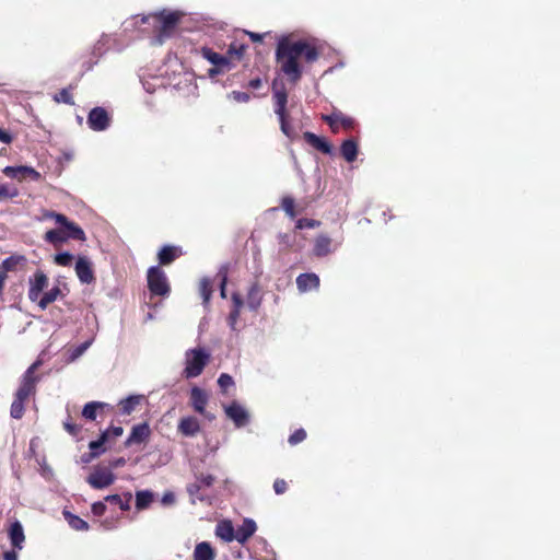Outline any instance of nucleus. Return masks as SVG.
Segmentation results:
<instances>
[{"label":"nucleus","instance_id":"obj_1","mask_svg":"<svg viewBox=\"0 0 560 560\" xmlns=\"http://www.w3.org/2000/svg\"><path fill=\"white\" fill-rule=\"evenodd\" d=\"M318 48L305 39L293 40L287 36L281 37L276 48V61L280 71L295 85L303 75L301 61L312 65L318 60Z\"/></svg>","mask_w":560,"mask_h":560},{"label":"nucleus","instance_id":"obj_2","mask_svg":"<svg viewBox=\"0 0 560 560\" xmlns=\"http://www.w3.org/2000/svg\"><path fill=\"white\" fill-rule=\"evenodd\" d=\"M272 101L275 114L279 118L281 131L289 139L293 140L295 138V131L290 124V114L287 109L288 92L284 85L281 84V86H279L276 80L272 82Z\"/></svg>","mask_w":560,"mask_h":560},{"label":"nucleus","instance_id":"obj_3","mask_svg":"<svg viewBox=\"0 0 560 560\" xmlns=\"http://www.w3.org/2000/svg\"><path fill=\"white\" fill-rule=\"evenodd\" d=\"M217 478L211 474L200 472L195 476V481L190 482L186 487V491L190 497V502L196 504L197 501L206 502L209 501V497L206 490L211 488Z\"/></svg>","mask_w":560,"mask_h":560},{"label":"nucleus","instance_id":"obj_4","mask_svg":"<svg viewBox=\"0 0 560 560\" xmlns=\"http://www.w3.org/2000/svg\"><path fill=\"white\" fill-rule=\"evenodd\" d=\"M148 289L152 295L168 296L171 293V285L166 273L160 266H153L147 272Z\"/></svg>","mask_w":560,"mask_h":560},{"label":"nucleus","instance_id":"obj_5","mask_svg":"<svg viewBox=\"0 0 560 560\" xmlns=\"http://www.w3.org/2000/svg\"><path fill=\"white\" fill-rule=\"evenodd\" d=\"M210 354L197 348L187 351L184 374L187 378L199 376L209 361Z\"/></svg>","mask_w":560,"mask_h":560},{"label":"nucleus","instance_id":"obj_6","mask_svg":"<svg viewBox=\"0 0 560 560\" xmlns=\"http://www.w3.org/2000/svg\"><path fill=\"white\" fill-rule=\"evenodd\" d=\"M43 219H54L57 224L60 225L61 229L66 230L67 236L70 240L84 242L86 240L85 233L81 226H79L73 221H70L65 214L46 210L43 213Z\"/></svg>","mask_w":560,"mask_h":560},{"label":"nucleus","instance_id":"obj_7","mask_svg":"<svg viewBox=\"0 0 560 560\" xmlns=\"http://www.w3.org/2000/svg\"><path fill=\"white\" fill-rule=\"evenodd\" d=\"M40 365V361L34 362L22 375L20 386L15 393V396L28 400V398L36 393V384L39 377L36 375V371Z\"/></svg>","mask_w":560,"mask_h":560},{"label":"nucleus","instance_id":"obj_8","mask_svg":"<svg viewBox=\"0 0 560 560\" xmlns=\"http://www.w3.org/2000/svg\"><path fill=\"white\" fill-rule=\"evenodd\" d=\"M322 120L329 126L332 133H338L340 129L347 131L353 130L357 126L352 117L345 115L339 109H334L330 114L322 115Z\"/></svg>","mask_w":560,"mask_h":560},{"label":"nucleus","instance_id":"obj_9","mask_svg":"<svg viewBox=\"0 0 560 560\" xmlns=\"http://www.w3.org/2000/svg\"><path fill=\"white\" fill-rule=\"evenodd\" d=\"M116 480L115 474L106 466L96 465L92 472L88 476L86 482L93 489H105L112 486Z\"/></svg>","mask_w":560,"mask_h":560},{"label":"nucleus","instance_id":"obj_10","mask_svg":"<svg viewBox=\"0 0 560 560\" xmlns=\"http://www.w3.org/2000/svg\"><path fill=\"white\" fill-rule=\"evenodd\" d=\"M189 401H190V406L192 407V409L196 412L206 417L210 421L214 419L213 415H210L206 411V407L209 401V396L205 389H202L198 386H194L190 389Z\"/></svg>","mask_w":560,"mask_h":560},{"label":"nucleus","instance_id":"obj_11","mask_svg":"<svg viewBox=\"0 0 560 560\" xmlns=\"http://www.w3.org/2000/svg\"><path fill=\"white\" fill-rule=\"evenodd\" d=\"M110 117L104 107H94L88 115V125L94 131H103L109 127Z\"/></svg>","mask_w":560,"mask_h":560},{"label":"nucleus","instance_id":"obj_12","mask_svg":"<svg viewBox=\"0 0 560 560\" xmlns=\"http://www.w3.org/2000/svg\"><path fill=\"white\" fill-rule=\"evenodd\" d=\"M151 433L152 431L148 422L135 424L124 445L125 447H131L132 445L144 444L150 440Z\"/></svg>","mask_w":560,"mask_h":560},{"label":"nucleus","instance_id":"obj_13","mask_svg":"<svg viewBox=\"0 0 560 560\" xmlns=\"http://www.w3.org/2000/svg\"><path fill=\"white\" fill-rule=\"evenodd\" d=\"M224 412L226 417L233 421L236 428L245 427L249 422L248 411L236 400L224 406Z\"/></svg>","mask_w":560,"mask_h":560},{"label":"nucleus","instance_id":"obj_14","mask_svg":"<svg viewBox=\"0 0 560 560\" xmlns=\"http://www.w3.org/2000/svg\"><path fill=\"white\" fill-rule=\"evenodd\" d=\"M152 18L160 23V36H170L177 26L180 14L178 12L155 13Z\"/></svg>","mask_w":560,"mask_h":560},{"label":"nucleus","instance_id":"obj_15","mask_svg":"<svg viewBox=\"0 0 560 560\" xmlns=\"http://www.w3.org/2000/svg\"><path fill=\"white\" fill-rule=\"evenodd\" d=\"M4 175H7L10 178H14L18 180H23L26 178H30L34 182H38L42 178V175L39 172H37L35 168L31 166H7L3 170Z\"/></svg>","mask_w":560,"mask_h":560},{"label":"nucleus","instance_id":"obj_16","mask_svg":"<svg viewBox=\"0 0 560 560\" xmlns=\"http://www.w3.org/2000/svg\"><path fill=\"white\" fill-rule=\"evenodd\" d=\"M48 285V278L43 271H36L30 279L28 299L36 302L40 299L42 292Z\"/></svg>","mask_w":560,"mask_h":560},{"label":"nucleus","instance_id":"obj_17","mask_svg":"<svg viewBox=\"0 0 560 560\" xmlns=\"http://www.w3.org/2000/svg\"><path fill=\"white\" fill-rule=\"evenodd\" d=\"M303 138L315 150L328 155L332 153V144L326 138L311 131H305Z\"/></svg>","mask_w":560,"mask_h":560},{"label":"nucleus","instance_id":"obj_18","mask_svg":"<svg viewBox=\"0 0 560 560\" xmlns=\"http://www.w3.org/2000/svg\"><path fill=\"white\" fill-rule=\"evenodd\" d=\"M201 430L199 420L194 416H187L183 417L177 425V431L183 436H195L197 435Z\"/></svg>","mask_w":560,"mask_h":560},{"label":"nucleus","instance_id":"obj_19","mask_svg":"<svg viewBox=\"0 0 560 560\" xmlns=\"http://www.w3.org/2000/svg\"><path fill=\"white\" fill-rule=\"evenodd\" d=\"M182 255L183 249L180 246L165 245L159 250L158 260L160 265L167 266L179 258Z\"/></svg>","mask_w":560,"mask_h":560},{"label":"nucleus","instance_id":"obj_20","mask_svg":"<svg viewBox=\"0 0 560 560\" xmlns=\"http://www.w3.org/2000/svg\"><path fill=\"white\" fill-rule=\"evenodd\" d=\"M319 277L313 272L301 273L296 278V287L300 292L317 290L319 288Z\"/></svg>","mask_w":560,"mask_h":560},{"label":"nucleus","instance_id":"obj_21","mask_svg":"<svg viewBox=\"0 0 560 560\" xmlns=\"http://www.w3.org/2000/svg\"><path fill=\"white\" fill-rule=\"evenodd\" d=\"M256 523L250 518H245L241 526L235 529V540L245 544L256 532Z\"/></svg>","mask_w":560,"mask_h":560},{"label":"nucleus","instance_id":"obj_22","mask_svg":"<svg viewBox=\"0 0 560 560\" xmlns=\"http://www.w3.org/2000/svg\"><path fill=\"white\" fill-rule=\"evenodd\" d=\"M75 273L83 283H91L94 280L91 262L85 257L78 258L75 264Z\"/></svg>","mask_w":560,"mask_h":560},{"label":"nucleus","instance_id":"obj_23","mask_svg":"<svg viewBox=\"0 0 560 560\" xmlns=\"http://www.w3.org/2000/svg\"><path fill=\"white\" fill-rule=\"evenodd\" d=\"M313 252L317 257L327 256L332 252V240L324 234L318 235L315 238Z\"/></svg>","mask_w":560,"mask_h":560},{"label":"nucleus","instance_id":"obj_24","mask_svg":"<svg viewBox=\"0 0 560 560\" xmlns=\"http://www.w3.org/2000/svg\"><path fill=\"white\" fill-rule=\"evenodd\" d=\"M358 152V142L353 138L345 140L340 145V154L349 163L357 160Z\"/></svg>","mask_w":560,"mask_h":560},{"label":"nucleus","instance_id":"obj_25","mask_svg":"<svg viewBox=\"0 0 560 560\" xmlns=\"http://www.w3.org/2000/svg\"><path fill=\"white\" fill-rule=\"evenodd\" d=\"M215 535L226 542L235 540V528L229 520L221 521L217 524Z\"/></svg>","mask_w":560,"mask_h":560},{"label":"nucleus","instance_id":"obj_26","mask_svg":"<svg viewBox=\"0 0 560 560\" xmlns=\"http://www.w3.org/2000/svg\"><path fill=\"white\" fill-rule=\"evenodd\" d=\"M199 54L213 66H230L229 57L220 55L209 47H201Z\"/></svg>","mask_w":560,"mask_h":560},{"label":"nucleus","instance_id":"obj_27","mask_svg":"<svg viewBox=\"0 0 560 560\" xmlns=\"http://www.w3.org/2000/svg\"><path fill=\"white\" fill-rule=\"evenodd\" d=\"M9 538L14 548L22 549L25 536L23 527L19 521L12 523L9 529Z\"/></svg>","mask_w":560,"mask_h":560},{"label":"nucleus","instance_id":"obj_28","mask_svg":"<svg viewBox=\"0 0 560 560\" xmlns=\"http://www.w3.org/2000/svg\"><path fill=\"white\" fill-rule=\"evenodd\" d=\"M215 552L211 545L202 541L196 545L194 550V560H214Z\"/></svg>","mask_w":560,"mask_h":560},{"label":"nucleus","instance_id":"obj_29","mask_svg":"<svg viewBox=\"0 0 560 560\" xmlns=\"http://www.w3.org/2000/svg\"><path fill=\"white\" fill-rule=\"evenodd\" d=\"M262 301L261 288L258 282H255L250 285L247 293V305L250 310L256 311Z\"/></svg>","mask_w":560,"mask_h":560},{"label":"nucleus","instance_id":"obj_30","mask_svg":"<svg viewBox=\"0 0 560 560\" xmlns=\"http://www.w3.org/2000/svg\"><path fill=\"white\" fill-rule=\"evenodd\" d=\"M44 240L47 243L57 246L62 243H66L70 238H69V236H67L66 230L58 228V229L48 230L44 235Z\"/></svg>","mask_w":560,"mask_h":560},{"label":"nucleus","instance_id":"obj_31","mask_svg":"<svg viewBox=\"0 0 560 560\" xmlns=\"http://www.w3.org/2000/svg\"><path fill=\"white\" fill-rule=\"evenodd\" d=\"M63 516L67 520L69 526L74 530L85 532L90 528L88 522H85L78 515H74L68 511H65Z\"/></svg>","mask_w":560,"mask_h":560},{"label":"nucleus","instance_id":"obj_32","mask_svg":"<svg viewBox=\"0 0 560 560\" xmlns=\"http://www.w3.org/2000/svg\"><path fill=\"white\" fill-rule=\"evenodd\" d=\"M106 406L107 405L104 402L90 401L85 404V406L83 407L82 417L85 418L86 420L93 421L96 419L97 411Z\"/></svg>","mask_w":560,"mask_h":560},{"label":"nucleus","instance_id":"obj_33","mask_svg":"<svg viewBox=\"0 0 560 560\" xmlns=\"http://www.w3.org/2000/svg\"><path fill=\"white\" fill-rule=\"evenodd\" d=\"M140 396H129L119 401L120 413L125 416H129L136 407L140 404Z\"/></svg>","mask_w":560,"mask_h":560},{"label":"nucleus","instance_id":"obj_34","mask_svg":"<svg viewBox=\"0 0 560 560\" xmlns=\"http://www.w3.org/2000/svg\"><path fill=\"white\" fill-rule=\"evenodd\" d=\"M126 500L124 501L119 494H109L104 498L105 502H109L113 504H117L121 511H129L130 510V501H131V493L127 492L125 494Z\"/></svg>","mask_w":560,"mask_h":560},{"label":"nucleus","instance_id":"obj_35","mask_svg":"<svg viewBox=\"0 0 560 560\" xmlns=\"http://www.w3.org/2000/svg\"><path fill=\"white\" fill-rule=\"evenodd\" d=\"M61 293V290L59 287H54L52 289H50L49 291L45 292L40 299L38 300V306L42 308V310H45L49 304H51L52 302H55L57 300V298L60 295Z\"/></svg>","mask_w":560,"mask_h":560},{"label":"nucleus","instance_id":"obj_36","mask_svg":"<svg viewBox=\"0 0 560 560\" xmlns=\"http://www.w3.org/2000/svg\"><path fill=\"white\" fill-rule=\"evenodd\" d=\"M153 501V493L149 490L137 491L136 508L138 510L147 509Z\"/></svg>","mask_w":560,"mask_h":560},{"label":"nucleus","instance_id":"obj_37","mask_svg":"<svg viewBox=\"0 0 560 560\" xmlns=\"http://www.w3.org/2000/svg\"><path fill=\"white\" fill-rule=\"evenodd\" d=\"M27 400L26 399H22L18 396L14 395V399L11 404V408H10V415L12 418L14 419H22L23 416H24V411H25V402Z\"/></svg>","mask_w":560,"mask_h":560},{"label":"nucleus","instance_id":"obj_38","mask_svg":"<svg viewBox=\"0 0 560 560\" xmlns=\"http://www.w3.org/2000/svg\"><path fill=\"white\" fill-rule=\"evenodd\" d=\"M20 194L19 189L8 183L0 184V202H4L18 197Z\"/></svg>","mask_w":560,"mask_h":560},{"label":"nucleus","instance_id":"obj_39","mask_svg":"<svg viewBox=\"0 0 560 560\" xmlns=\"http://www.w3.org/2000/svg\"><path fill=\"white\" fill-rule=\"evenodd\" d=\"M247 49V45L241 44L238 42H232L229 45L228 48V56L229 59L235 58L237 60H241Z\"/></svg>","mask_w":560,"mask_h":560},{"label":"nucleus","instance_id":"obj_40","mask_svg":"<svg viewBox=\"0 0 560 560\" xmlns=\"http://www.w3.org/2000/svg\"><path fill=\"white\" fill-rule=\"evenodd\" d=\"M73 89V85H69L68 88L61 89L57 94L54 95V101L56 103L74 105L73 96L71 93Z\"/></svg>","mask_w":560,"mask_h":560},{"label":"nucleus","instance_id":"obj_41","mask_svg":"<svg viewBox=\"0 0 560 560\" xmlns=\"http://www.w3.org/2000/svg\"><path fill=\"white\" fill-rule=\"evenodd\" d=\"M212 283L209 279L203 278L199 283V293L202 298L203 305L207 306L212 295Z\"/></svg>","mask_w":560,"mask_h":560},{"label":"nucleus","instance_id":"obj_42","mask_svg":"<svg viewBox=\"0 0 560 560\" xmlns=\"http://www.w3.org/2000/svg\"><path fill=\"white\" fill-rule=\"evenodd\" d=\"M23 260V256H10L1 262L0 271H4V273L8 275L9 271L15 270L16 266Z\"/></svg>","mask_w":560,"mask_h":560},{"label":"nucleus","instance_id":"obj_43","mask_svg":"<svg viewBox=\"0 0 560 560\" xmlns=\"http://www.w3.org/2000/svg\"><path fill=\"white\" fill-rule=\"evenodd\" d=\"M281 208L285 212L288 217L294 219L298 215V211L295 210L294 199L290 196H285L281 200Z\"/></svg>","mask_w":560,"mask_h":560},{"label":"nucleus","instance_id":"obj_44","mask_svg":"<svg viewBox=\"0 0 560 560\" xmlns=\"http://www.w3.org/2000/svg\"><path fill=\"white\" fill-rule=\"evenodd\" d=\"M124 433V429L120 425H110L106 430H104L101 435L106 438V442L109 443L115 441L117 438L121 436Z\"/></svg>","mask_w":560,"mask_h":560},{"label":"nucleus","instance_id":"obj_45","mask_svg":"<svg viewBox=\"0 0 560 560\" xmlns=\"http://www.w3.org/2000/svg\"><path fill=\"white\" fill-rule=\"evenodd\" d=\"M106 443H107L106 438L100 435V438L97 440L91 441L89 443L90 452H94V453H96V456H100L102 453H104L106 451V448L104 447V445Z\"/></svg>","mask_w":560,"mask_h":560},{"label":"nucleus","instance_id":"obj_46","mask_svg":"<svg viewBox=\"0 0 560 560\" xmlns=\"http://www.w3.org/2000/svg\"><path fill=\"white\" fill-rule=\"evenodd\" d=\"M73 255L68 253V252H65V253H59L57 254L55 257H54V261L55 264H57L58 266H62V267H69L71 266L72 261H73Z\"/></svg>","mask_w":560,"mask_h":560},{"label":"nucleus","instance_id":"obj_47","mask_svg":"<svg viewBox=\"0 0 560 560\" xmlns=\"http://www.w3.org/2000/svg\"><path fill=\"white\" fill-rule=\"evenodd\" d=\"M306 439V431L304 429H298L295 430L290 436H289V443L291 445H296L301 442H303Z\"/></svg>","mask_w":560,"mask_h":560},{"label":"nucleus","instance_id":"obj_48","mask_svg":"<svg viewBox=\"0 0 560 560\" xmlns=\"http://www.w3.org/2000/svg\"><path fill=\"white\" fill-rule=\"evenodd\" d=\"M218 385L223 392H226L229 387L234 385V381L231 375L222 373L218 378Z\"/></svg>","mask_w":560,"mask_h":560},{"label":"nucleus","instance_id":"obj_49","mask_svg":"<svg viewBox=\"0 0 560 560\" xmlns=\"http://www.w3.org/2000/svg\"><path fill=\"white\" fill-rule=\"evenodd\" d=\"M317 225H319L318 221L303 218V219H299L296 221V225L295 226H296L298 230H303V229H306V228L307 229H312V228H315Z\"/></svg>","mask_w":560,"mask_h":560},{"label":"nucleus","instance_id":"obj_50","mask_svg":"<svg viewBox=\"0 0 560 560\" xmlns=\"http://www.w3.org/2000/svg\"><path fill=\"white\" fill-rule=\"evenodd\" d=\"M273 490L276 494H283L288 490V482L284 479L277 478L273 482Z\"/></svg>","mask_w":560,"mask_h":560},{"label":"nucleus","instance_id":"obj_51","mask_svg":"<svg viewBox=\"0 0 560 560\" xmlns=\"http://www.w3.org/2000/svg\"><path fill=\"white\" fill-rule=\"evenodd\" d=\"M91 511L95 516H103L106 512V505L102 501L94 502L91 506Z\"/></svg>","mask_w":560,"mask_h":560},{"label":"nucleus","instance_id":"obj_52","mask_svg":"<svg viewBox=\"0 0 560 560\" xmlns=\"http://www.w3.org/2000/svg\"><path fill=\"white\" fill-rule=\"evenodd\" d=\"M63 427H65L66 431L68 433H70L71 435H78L81 432V429H82L81 425H78V424L72 423L70 421H66L63 423Z\"/></svg>","mask_w":560,"mask_h":560},{"label":"nucleus","instance_id":"obj_53","mask_svg":"<svg viewBox=\"0 0 560 560\" xmlns=\"http://www.w3.org/2000/svg\"><path fill=\"white\" fill-rule=\"evenodd\" d=\"M240 314H241V311L240 310H233L230 312V315L228 317V323H229V326L232 328V329H235V325L238 320V317H240Z\"/></svg>","mask_w":560,"mask_h":560},{"label":"nucleus","instance_id":"obj_54","mask_svg":"<svg viewBox=\"0 0 560 560\" xmlns=\"http://www.w3.org/2000/svg\"><path fill=\"white\" fill-rule=\"evenodd\" d=\"M232 96L236 102L246 103L250 100V95L246 92L233 91Z\"/></svg>","mask_w":560,"mask_h":560},{"label":"nucleus","instance_id":"obj_55","mask_svg":"<svg viewBox=\"0 0 560 560\" xmlns=\"http://www.w3.org/2000/svg\"><path fill=\"white\" fill-rule=\"evenodd\" d=\"M89 346H90V342H83V343H81L80 346H78V347L73 350V352H72V354H71V359H72V360H75L77 358H79L80 355H82V354H83V352L89 348Z\"/></svg>","mask_w":560,"mask_h":560},{"label":"nucleus","instance_id":"obj_56","mask_svg":"<svg viewBox=\"0 0 560 560\" xmlns=\"http://www.w3.org/2000/svg\"><path fill=\"white\" fill-rule=\"evenodd\" d=\"M225 69L229 70L230 66H213V68L208 70V74L210 78H214L215 75L222 73Z\"/></svg>","mask_w":560,"mask_h":560},{"label":"nucleus","instance_id":"obj_57","mask_svg":"<svg viewBox=\"0 0 560 560\" xmlns=\"http://www.w3.org/2000/svg\"><path fill=\"white\" fill-rule=\"evenodd\" d=\"M232 303H233V310H240L242 308L244 301L242 296L238 293L232 294Z\"/></svg>","mask_w":560,"mask_h":560},{"label":"nucleus","instance_id":"obj_58","mask_svg":"<svg viewBox=\"0 0 560 560\" xmlns=\"http://www.w3.org/2000/svg\"><path fill=\"white\" fill-rule=\"evenodd\" d=\"M219 273L222 276L221 284H220L221 296H222V298H225V296H226V293H225V285H226V281H228V278H226V268H224V270H220V272H219Z\"/></svg>","mask_w":560,"mask_h":560},{"label":"nucleus","instance_id":"obj_59","mask_svg":"<svg viewBox=\"0 0 560 560\" xmlns=\"http://www.w3.org/2000/svg\"><path fill=\"white\" fill-rule=\"evenodd\" d=\"M125 464H126V459L124 457H118V458L112 460L109 463V466H107V468H110V470L113 471V469L122 467V466H125Z\"/></svg>","mask_w":560,"mask_h":560},{"label":"nucleus","instance_id":"obj_60","mask_svg":"<svg viewBox=\"0 0 560 560\" xmlns=\"http://www.w3.org/2000/svg\"><path fill=\"white\" fill-rule=\"evenodd\" d=\"M0 141L5 144H9L12 142L11 135L1 128H0Z\"/></svg>","mask_w":560,"mask_h":560},{"label":"nucleus","instance_id":"obj_61","mask_svg":"<svg viewBox=\"0 0 560 560\" xmlns=\"http://www.w3.org/2000/svg\"><path fill=\"white\" fill-rule=\"evenodd\" d=\"M245 33H246V35H248V37L252 39V42H254V43L262 42L264 34H258V33H254V32H249V31H246Z\"/></svg>","mask_w":560,"mask_h":560},{"label":"nucleus","instance_id":"obj_62","mask_svg":"<svg viewBox=\"0 0 560 560\" xmlns=\"http://www.w3.org/2000/svg\"><path fill=\"white\" fill-rule=\"evenodd\" d=\"M262 86V80L260 78H255V79H252L249 82H248V88L253 89V90H258Z\"/></svg>","mask_w":560,"mask_h":560},{"label":"nucleus","instance_id":"obj_63","mask_svg":"<svg viewBox=\"0 0 560 560\" xmlns=\"http://www.w3.org/2000/svg\"><path fill=\"white\" fill-rule=\"evenodd\" d=\"M162 502L164 504H173L175 502V495L173 492H166L164 493L163 498H162Z\"/></svg>","mask_w":560,"mask_h":560},{"label":"nucleus","instance_id":"obj_64","mask_svg":"<svg viewBox=\"0 0 560 560\" xmlns=\"http://www.w3.org/2000/svg\"><path fill=\"white\" fill-rule=\"evenodd\" d=\"M3 560H18V555L14 550L5 551L3 553Z\"/></svg>","mask_w":560,"mask_h":560}]
</instances>
